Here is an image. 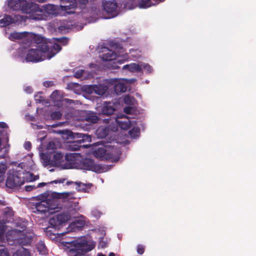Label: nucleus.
Returning a JSON list of instances; mask_svg holds the SVG:
<instances>
[{
  "label": "nucleus",
  "instance_id": "obj_24",
  "mask_svg": "<svg viewBox=\"0 0 256 256\" xmlns=\"http://www.w3.org/2000/svg\"><path fill=\"white\" fill-rule=\"evenodd\" d=\"M82 142L80 140L74 141L70 143L68 146L69 149L72 151H76L80 150L81 147L87 148L86 146L82 145Z\"/></svg>",
  "mask_w": 256,
  "mask_h": 256
},
{
  "label": "nucleus",
  "instance_id": "obj_17",
  "mask_svg": "<svg viewBox=\"0 0 256 256\" xmlns=\"http://www.w3.org/2000/svg\"><path fill=\"white\" fill-rule=\"evenodd\" d=\"M84 120L90 124H96L97 123L99 120L98 116L96 114L92 112H88L86 113L84 116Z\"/></svg>",
  "mask_w": 256,
  "mask_h": 256
},
{
  "label": "nucleus",
  "instance_id": "obj_35",
  "mask_svg": "<svg viewBox=\"0 0 256 256\" xmlns=\"http://www.w3.org/2000/svg\"><path fill=\"white\" fill-rule=\"evenodd\" d=\"M134 98L129 95L126 96L124 98V103L128 105H132Z\"/></svg>",
  "mask_w": 256,
  "mask_h": 256
},
{
  "label": "nucleus",
  "instance_id": "obj_8",
  "mask_svg": "<svg viewBox=\"0 0 256 256\" xmlns=\"http://www.w3.org/2000/svg\"><path fill=\"white\" fill-rule=\"evenodd\" d=\"M70 218V216L67 212H64L54 216L49 220V224L52 228L60 229Z\"/></svg>",
  "mask_w": 256,
  "mask_h": 256
},
{
  "label": "nucleus",
  "instance_id": "obj_18",
  "mask_svg": "<svg viewBox=\"0 0 256 256\" xmlns=\"http://www.w3.org/2000/svg\"><path fill=\"white\" fill-rule=\"evenodd\" d=\"M16 20L12 18L10 16L6 14L0 20V26L2 27L6 26L12 24L16 23Z\"/></svg>",
  "mask_w": 256,
  "mask_h": 256
},
{
  "label": "nucleus",
  "instance_id": "obj_14",
  "mask_svg": "<svg viewBox=\"0 0 256 256\" xmlns=\"http://www.w3.org/2000/svg\"><path fill=\"white\" fill-rule=\"evenodd\" d=\"M102 6L104 10L108 13H112L117 8V4L115 1L103 2Z\"/></svg>",
  "mask_w": 256,
  "mask_h": 256
},
{
  "label": "nucleus",
  "instance_id": "obj_45",
  "mask_svg": "<svg viewBox=\"0 0 256 256\" xmlns=\"http://www.w3.org/2000/svg\"><path fill=\"white\" fill-rule=\"evenodd\" d=\"M34 188H36L34 186H31V185L26 186L24 187V189L26 192H30V191L32 190Z\"/></svg>",
  "mask_w": 256,
  "mask_h": 256
},
{
  "label": "nucleus",
  "instance_id": "obj_55",
  "mask_svg": "<svg viewBox=\"0 0 256 256\" xmlns=\"http://www.w3.org/2000/svg\"><path fill=\"white\" fill-rule=\"evenodd\" d=\"M102 130L104 132V134L100 136H102V137L105 136L106 134V130L104 128H102Z\"/></svg>",
  "mask_w": 256,
  "mask_h": 256
},
{
  "label": "nucleus",
  "instance_id": "obj_9",
  "mask_svg": "<svg viewBox=\"0 0 256 256\" xmlns=\"http://www.w3.org/2000/svg\"><path fill=\"white\" fill-rule=\"evenodd\" d=\"M24 182V178L20 176L17 172L13 171L12 173H9L6 185L8 188H14L22 186Z\"/></svg>",
  "mask_w": 256,
  "mask_h": 256
},
{
  "label": "nucleus",
  "instance_id": "obj_33",
  "mask_svg": "<svg viewBox=\"0 0 256 256\" xmlns=\"http://www.w3.org/2000/svg\"><path fill=\"white\" fill-rule=\"evenodd\" d=\"M76 135L77 136V138H81L80 140L82 143H84V142L90 141L91 138L88 135L80 133H77L76 134Z\"/></svg>",
  "mask_w": 256,
  "mask_h": 256
},
{
  "label": "nucleus",
  "instance_id": "obj_49",
  "mask_svg": "<svg viewBox=\"0 0 256 256\" xmlns=\"http://www.w3.org/2000/svg\"><path fill=\"white\" fill-rule=\"evenodd\" d=\"M82 75V71H78L75 72L74 76L76 78H80Z\"/></svg>",
  "mask_w": 256,
  "mask_h": 256
},
{
  "label": "nucleus",
  "instance_id": "obj_32",
  "mask_svg": "<svg viewBox=\"0 0 256 256\" xmlns=\"http://www.w3.org/2000/svg\"><path fill=\"white\" fill-rule=\"evenodd\" d=\"M128 133L132 138H136L140 134V129L138 127H134L130 130Z\"/></svg>",
  "mask_w": 256,
  "mask_h": 256
},
{
  "label": "nucleus",
  "instance_id": "obj_6",
  "mask_svg": "<svg viewBox=\"0 0 256 256\" xmlns=\"http://www.w3.org/2000/svg\"><path fill=\"white\" fill-rule=\"evenodd\" d=\"M81 168L83 170H91L97 173H102L108 170V166L96 164L94 160L86 158L80 162Z\"/></svg>",
  "mask_w": 256,
  "mask_h": 256
},
{
  "label": "nucleus",
  "instance_id": "obj_20",
  "mask_svg": "<svg viewBox=\"0 0 256 256\" xmlns=\"http://www.w3.org/2000/svg\"><path fill=\"white\" fill-rule=\"evenodd\" d=\"M116 121L120 128L124 130L129 129L132 124V122L128 118H126L124 120H118L117 118H116Z\"/></svg>",
  "mask_w": 256,
  "mask_h": 256
},
{
  "label": "nucleus",
  "instance_id": "obj_16",
  "mask_svg": "<svg viewBox=\"0 0 256 256\" xmlns=\"http://www.w3.org/2000/svg\"><path fill=\"white\" fill-rule=\"evenodd\" d=\"M63 154L60 152H57L54 155L53 159L51 160L50 164L53 166L60 167L62 168V166L64 164H61L62 160L63 158Z\"/></svg>",
  "mask_w": 256,
  "mask_h": 256
},
{
  "label": "nucleus",
  "instance_id": "obj_52",
  "mask_svg": "<svg viewBox=\"0 0 256 256\" xmlns=\"http://www.w3.org/2000/svg\"><path fill=\"white\" fill-rule=\"evenodd\" d=\"M46 185V183L42 182L39 183L38 184L37 187L38 188H41V187L44 186H45Z\"/></svg>",
  "mask_w": 256,
  "mask_h": 256
},
{
  "label": "nucleus",
  "instance_id": "obj_53",
  "mask_svg": "<svg viewBox=\"0 0 256 256\" xmlns=\"http://www.w3.org/2000/svg\"><path fill=\"white\" fill-rule=\"evenodd\" d=\"M0 127L2 128H5L7 127V125L5 122H0Z\"/></svg>",
  "mask_w": 256,
  "mask_h": 256
},
{
  "label": "nucleus",
  "instance_id": "obj_46",
  "mask_svg": "<svg viewBox=\"0 0 256 256\" xmlns=\"http://www.w3.org/2000/svg\"><path fill=\"white\" fill-rule=\"evenodd\" d=\"M132 108L130 106H127L124 108V112L126 114H130L131 113Z\"/></svg>",
  "mask_w": 256,
  "mask_h": 256
},
{
  "label": "nucleus",
  "instance_id": "obj_50",
  "mask_svg": "<svg viewBox=\"0 0 256 256\" xmlns=\"http://www.w3.org/2000/svg\"><path fill=\"white\" fill-rule=\"evenodd\" d=\"M52 85V82L46 81L44 82V86L45 87H50Z\"/></svg>",
  "mask_w": 256,
  "mask_h": 256
},
{
  "label": "nucleus",
  "instance_id": "obj_1",
  "mask_svg": "<svg viewBox=\"0 0 256 256\" xmlns=\"http://www.w3.org/2000/svg\"><path fill=\"white\" fill-rule=\"evenodd\" d=\"M71 192H56L52 194V199H48L36 202L33 208V212L38 214H46V212L52 213V210L58 208V200L62 199L65 201L67 198H72Z\"/></svg>",
  "mask_w": 256,
  "mask_h": 256
},
{
  "label": "nucleus",
  "instance_id": "obj_5",
  "mask_svg": "<svg viewBox=\"0 0 256 256\" xmlns=\"http://www.w3.org/2000/svg\"><path fill=\"white\" fill-rule=\"evenodd\" d=\"M8 4L13 10H20L22 13L30 14L31 18L32 14V5L34 3L29 4L26 0H8Z\"/></svg>",
  "mask_w": 256,
  "mask_h": 256
},
{
  "label": "nucleus",
  "instance_id": "obj_4",
  "mask_svg": "<svg viewBox=\"0 0 256 256\" xmlns=\"http://www.w3.org/2000/svg\"><path fill=\"white\" fill-rule=\"evenodd\" d=\"M31 18L36 20H46L57 16L59 14L60 8L58 6L46 4L42 6L34 4L32 5Z\"/></svg>",
  "mask_w": 256,
  "mask_h": 256
},
{
  "label": "nucleus",
  "instance_id": "obj_31",
  "mask_svg": "<svg viewBox=\"0 0 256 256\" xmlns=\"http://www.w3.org/2000/svg\"><path fill=\"white\" fill-rule=\"evenodd\" d=\"M13 256H30V254L27 250L22 248L17 250L13 254Z\"/></svg>",
  "mask_w": 256,
  "mask_h": 256
},
{
  "label": "nucleus",
  "instance_id": "obj_56",
  "mask_svg": "<svg viewBox=\"0 0 256 256\" xmlns=\"http://www.w3.org/2000/svg\"><path fill=\"white\" fill-rule=\"evenodd\" d=\"M108 256H115V254L114 252H110Z\"/></svg>",
  "mask_w": 256,
  "mask_h": 256
},
{
  "label": "nucleus",
  "instance_id": "obj_59",
  "mask_svg": "<svg viewBox=\"0 0 256 256\" xmlns=\"http://www.w3.org/2000/svg\"><path fill=\"white\" fill-rule=\"evenodd\" d=\"M104 120L106 121V122L108 123L110 122V119L106 118V119H105Z\"/></svg>",
  "mask_w": 256,
  "mask_h": 256
},
{
  "label": "nucleus",
  "instance_id": "obj_15",
  "mask_svg": "<svg viewBox=\"0 0 256 256\" xmlns=\"http://www.w3.org/2000/svg\"><path fill=\"white\" fill-rule=\"evenodd\" d=\"M122 69L128 70L132 72H140L142 71V67L138 64L136 63L126 64L122 66Z\"/></svg>",
  "mask_w": 256,
  "mask_h": 256
},
{
  "label": "nucleus",
  "instance_id": "obj_29",
  "mask_svg": "<svg viewBox=\"0 0 256 256\" xmlns=\"http://www.w3.org/2000/svg\"><path fill=\"white\" fill-rule=\"evenodd\" d=\"M6 169V165L4 163L0 162V184L4 180Z\"/></svg>",
  "mask_w": 256,
  "mask_h": 256
},
{
  "label": "nucleus",
  "instance_id": "obj_48",
  "mask_svg": "<svg viewBox=\"0 0 256 256\" xmlns=\"http://www.w3.org/2000/svg\"><path fill=\"white\" fill-rule=\"evenodd\" d=\"M25 148L28 150H30L32 148V144L30 142H27L25 143Z\"/></svg>",
  "mask_w": 256,
  "mask_h": 256
},
{
  "label": "nucleus",
  "instance_id": "obj_58",
  "mask_svg": "<svg viewBox=\"0 0 256 256\" xmlns=\"http://www.w3.org/2000/svg\"><path fill=\"white\" fill-rule=\"evenodd\" d=\"M97 256H106L102 253H100V254H98Z\"/></svg>",
  "mask_w": 256,
  "mask_h": 256
},
{
  "label": "nucleus",
  "instance_id": "obj_2",
  "mask_svg": "<svg viewBox=\"0 0 256 256\" xmlns=\"http://www.w3.org/2000/svg\"><path fill=\"white\" fill-rule=\"evenodd\" d=\"M64 246L68 256H90L87 253L95 247L94 244L85 240L66 242Z\"/></svg>",
  "mask_w": 256,
  "mask_h": 256
},
{
  "label": "nucleus",
  "instance_id": "obj_13",
  "mask_svg": "<svg viewBox=\"0 0 256 256\" xmlns=\"http://www.w3.org/2000/svg\"><path fill=\"white\" fill-rule=\"evenodd\" d=\"M20 237L16 238L14 239V243L21 246H26L30 243L31 239L27 236L23 232H20Z\"/></svg>",
  "mask_w": 256,
  "mask_h": 256
},
{
  "label": "nucleus",
  "instance_id": "obj_30",
  "mask_svg": "<svg viewBox=\"0 0 256 256\" xmlns=\"http://www.w3.org/2000/svg\"><path fill=\"white\" fill-rule=\"evenodd\" d=\"M74 184L76 186V189L80 192H86L88 188V185L81 182H75Z\"/></svg>",
  "mask_w": 256,
  "mask_h": 256
},
{
  "label": "nucleus",
  "instance_id": "obj_21",
  "mask_svg": "<svg viewBox=\"0 0 256 256\" xmlns=\"http://www.w3.org/2000/svg\"><path fill=\"white\" fill-rule=\"evenodd\" d=\"M116 54L114 52L108 50V52L102 55V60L104 61H112L116 60Z\"/></svg>",
  "mask_w": 256,
  "mask_h": 256
},
{
  "label": "nucleus",
  "instance_id": "obj_34",
  "mask_svg": "<svg viewBox=\"0 0 256 256\" xmlns=\"http://www.w3.org/2000/svg\"><path fill=\"white\" fill-rule=\"evenodd\" d=\"M94 89L95 85L84 86L83 88L84 91L88 94L94 93Z\"/></svg>",
  "mask_w": 256,
  "mask_h": 256
},
{
  "label": "nucleus",
  "instance_id": "obj_51",
  "mask_svg": "<svg viewBox=\"0 0 256 256\" xmlns=\"http://www.w3.org/2000/svg\"><path fill=\"white\" fill-rule=\"evenodd\" d=\"M52 146V148H54V146H55V144L54 142H50L48 143V148H50V147Z\"/></svg>",
  "mask_w": 256,
  "mask_h": 256
},
{
  "label": "nucleus",
  "instance_id": "obj_47",
  "mask_svg": "<svg viewBox=\"0 0 256 256\" xmlns=\"http://www.w3.org/2000/svg\"><path fill=\"white\" fill-rule=\"evenodd\" d=\"M76 224H78V226L82 227L84 226L85 222L83 220H76Z\"/></svg>",
  "mask_w": 256,
  "mask_h": 256
},
{
  "label": "nucleus",
  "instance_id": "obj_43",
  "mask_svg": "<svg viewBox=\"0 0 256 256\" xmlns=\"http://www.w3.org/2000/svg\"><path fill=\"white\" fill-rule=\"evenodd\" d=\"M143 68L148 72V73H151L152 71V66L148 64H144L143 66Z\"/></svg>",
  "mask_w": 256,
  "mask_h": 256
},
{
  "label": "nucleus",
  "instance_id": "obj_60",
  "mask_svg": "<svg viewBox=\"0 0 256 256\" xmlns=\"http://www.w3.org/2000/svg\"><path fill=\"white\" fill-rule=\"evenodd\" d=\"M114 68H119L120 67L117 66L116 65V66H114Z\"/></svg>",
  "mask_w": 256,
  "mask_h": 256
},
{
  "label": "nucleus",
  "instance_id": "obj_62",
  "mask_svg": "<svg viewBox=\"0 0 256 256\" xmlns=\"http://www.w3.org/2000/svg\"><path fill=\"white\" fill-rule=\"evenodd\" d=\"M100 129H98V132H100Z\"/></svg>",
  "mask_w": 256,
  "mask_h": 256
},
{
  "label": "nucleus",
  "instance_id": "obj_26",
  "mask_svg": "<svg viewBox=\"0 0 256 256\" xmlns=\"http://www.w3.org/2000/svg\"><path fill=\"white\" fill-rule=\"evenodd\" d=\"M155 2H164V0H152ZM151 0H140L139 6L140 8H146L151 6Z\"/></svg>",
  "mask_w": 256,
  "mask_h": 256
},
{
  "label": "nucleus",
  "instance_id": "obj_36",
  "mask_svg": "<svg viewBox=\"0 0 256 256\" xmlns=\"http://www.w3.org/2000/svg\"><path fill=\"white\" fill-rule=\"evenodd\" d=\"M39 178L38 176H34L33 174L28 172L26 174V180L28 182L34 181Z\"/></svg>",
  "mask_w": 256,
  "mask_h": 256
},
{
  "label": "nucleus",
  "instance_id": "obj_22",
  "mask_svg": "<svg viewBox=\"0 0 256 256\" xmlns=\"http://www.w3.org/2000/svg\"><path fill=\"white\" fill-rule=\"evenodd\" d=\"M108 88L104 84L95 85L94 94L100 96H103L106 94Z\"/></svg>",
  "mask_w": 256,
  "mask_h": 256
},
{
  "label": "nucleus",
  "instance_id": "obj_42",
  "mask_svg": "<svg viewBox=\"0 0 256 256\" xmlns=\"http://www.w3.org/2000/svg\"><path fill=\"white\" fill-rule=\"evenodd\" d=\"M5 229L4 226H0V241L4 239Z\"/></svg>",
  "mask_w": 256,
  "mask_h": 256
},
{
  "label": "nucleus",
  "instance_id": "obj_44",
  "mask_svg": "<svg viewBox=\"0 0 256 256\" xmlns=\"http://www.w3.org/2000/svg\"><path fill=\"white\" fill-rule=\"evenodd\" d=\"M65 180H66V178H60L59 180H52L50 183H51V184L64 183L65 182Z\"/></svg>",
  "mask_w": 256,
  "mask_h": 256
},
{
  "label": "nucleus",
  "instance_id": "obj_37",
  "mask_svg": "<svg viewBox=\"0 0 256 256\" xmlns=\"http://www.w3.org/2000/svg\"><path fill=\"white\" fill-rule=\"evenodd\" d=\"M128 60V56L127 54L124 56H118L117 58H116V62L118 64H122L125 61Z\"/></svg>",
  "mask_w": 256,
  "mask_h": 256
},
{
  "label": "nucleus",
  "instance_id": "obj_39",
  "mask_svg": "<svg viewBox=\"0 0 256 256\" xmlns=\"http://www.w3.org/2000/svg\"><path fill=\"white\" fill-rule=\"evenodd\" d=\"M145 250V248L143 245L138 244L137 246L136 251L139 254H142Z\"/></svg>",
  "mask_w": 256,
  "mask_h": 256
},
{
  "label": "nucleus",
  "instance_id": "obj_28",
  "mask_svg": "<svg viewBox=\"0 0 256 256\" xmlns=\"http://www.w3.org/2000/svg\"><path fill=\"white\" fill-rule=\"evenodd\" d=\"M94 156L96 158H104L106 155L109 154L107 150L104 148H98V150H95L94 152Z\"/></svg>",
  "mask_w": 256,
  "mask_h": 256
},
{
  "label": "nucleus",
  "instance_id": "obj_7",
  "mask_svg": "<svg viewBox=\"0 0 256 256\" xmlns=\"http://www.w3.org/2000/svg\"><path fill=\"white\" fill-rule=\"evenodd\" d=\"M64 4L62 6V9L67 14H70L74 12L78 2L82 8H84L88 2V0H61Z\"/></svg>",
  "mask_w": 256,
  "mask_h": 256
},
{
  "label": "nucleus",
  "instance_id": "obj_23",
  "mask_svg": "<svg viewBox=\"0 0 256 256\" xmlns=\"http://www.w3.org/2000/svg\"><path fill=\"white\" fill-rule=\"evenodd\" d=\"M4 216L6 218L8 222H10L12 220V217L14 215V212L12 209L10 207H6L4 208L3 210Z\"/></svg>",
  "mask_w": 256,
  "mask_h": 256
},
{
  "label": "nucleus",
  "instance_id": "obj_61",
  "mask_svg": "<svg viewBox=\"0 0 256 256\" xmlns=\"http://www.w3.org/2000/svg\"><path fill=\"white\" fill-rule=\"evenodd\" d=\"M106 158H109V159H112L113 158L112 156H108H108H106Z\"/></svg>",
  "mask_w": 256,
  "mask_h": 256
},
{
  "label": "nucleus",
  "instance_id": "obj_57",
  "mask_svg": "<svg viewBox=\"0 0 256 256\" xmlns=\"http://www.w3.org/2000/svg\"><path fill=\"white\" fill-rule=\"evenodd\" d=\"M1 146H2V139L1 138H0V152L2 150V148H1Z\"/></svg>",
  "mask_w": 256,
  "mask_h": 256
},
{
  "label": "nucleus",
  "instance_id": "obj_38",
  "mask_svg": "<svg viewBox=\"0 0 256 256\" xmlns=\"http://www.w3.org/2000/svg\"><path fill=\"white\" fill-rule=\"evenodd\" d=\"M62 116V114L60 112H54L51 114V117L53 120H60Z\"/></svg>",
  "mask_w": 256,
  "mask_h": 256
},
{
  "label": "nucleus",
  "instance_id": "obj_11",
  "mask_svg": "<svg viewBox=\"0 0 256 256\" xmlns=\"http://www.w3.org/2000/svg\"><path fill=\"white\" fill-rule=\"evenodd\" d=\"M76 156L75 154H67L65 156V160L66 162L62 166V169H70L74 167V161L76 160Z\"/></svg>",
  "mask_w": 256,
  "mask_h": 256
},
{
  "label": "nucleus",
  "instance_id": "obj_54",
  "mask_svg": "<svg viewBox=\"0 0 256 256\" xmlns=\"http://www.w3.org/2000/svg\"><path fill=\"white\" fill-rule=\"evenodd\" d=\"M74 182H72V181H68V182H66V184L68 185V186H69V185L73 184H74Z\"/></svg>",
  "mask_w": 256,
  "mask_h": 256
},
{
  "label": "nucleus",
  "instance_id": "obj_40",
  "mask_svg": "<svg viewBox=\"0 0 256 256\" xmlns=\"http://www.w3.org/2000/svg\"><path fill=\"white\" fill-rule=\"evenodd\" d=\"M0 256H10L9 252L7 248H0Z\"/></svg>",
  "mask_w": 256,
  "mask_h": 256
},
{
  "label": "nucleus",
  "instance_id": "obj_27",
  "mask_svg": "<svg viewBox=\"0 0 256 256\" xmlns=\"http://www.w3.org/2000/svg\"><path fill=\"white\" fill-rule=\"evenodd\" d=\"M36 248L41 254L44 255L48 254V250L43 241L40 240L36 244Z\"/></svg>",
  "mask_w": 256,
  "mask_h": 256
},
{
  "label": "nucleus",
  "instance_id": "obj_19",
  "mask_svg": "<svg viewBox=\"0 0 256 256\" xmlns=\"http://www.w3.org/2000/svg\"><path fill=\"white\" fill-rule=\"evenodd\" d=\"M126 86L122 82H118L114 86V90L116 95L126 92Z\"/></svg>",
  "mask_w": 256,
  "mask_h": 256
},
{
  "label": "nucleus",
  "instance_id": "obj_10",
  "mask_svg": "<svg viewBox=\"0 0 256 256\" xmlns=\"http://www.w3.org/2000/svg\"><path fill=\"white\" fill-rule=\"evenodd\" d=\"M28 37L32 38V41L37 44L36 47L39 48L45 49V50H50L52 46H50L46 41L44 37L34 34H29Z\"/></svg>",
  "mask_w": 256,
  "mask_h": 256
},
{
  "label": "nucleus",
  "instance_id": "obj_3",
  "mask_svg": "<svg viewBox=\"0 0 256 256\" xmlns=\"http://www.w3.org/2000/svg\"><path fill=\"white\" fill-rule=\"evenodd\" d=\"M62 49L60 44L54 43L50 50H45L43 48H30L28 52L26 60L27 62H36L44 60L46 59L50 60L54 56Z\"/></svg>",
  "mask_w": 256,
  "mask_h": 256
},
{
  "label": "nucleus",
  "instance_id": "obj_12",
  "mask_svg": "<svg viewBox=\"0 0 256 256\" xmlns=\"http://www.w3.org/2000/svg\"><path fill=\"white\" fill-rule=\"evenodd\" d=\"M115 110L114 103L110 102H105L102 108V113L106 116H110L114 114Z\"/></svg>",
  "mask_w": 256,
  "mask_h": 256
},
{
  "label": "nucleus",
  "instance_id": "obj_41",
  "mask_svg": "<svg viewBox=\"0 0 256 256\" xmlns=\"http://www.w3.org/2000/svg\"><path fill=\"white\" fill-rule=\"evenodd\" d=\"M57 40L63 45L68 44V39L66 37H62L60 38H58Z\"/></svg>",
  "mask_w": 256,
  "mask_h": 256
},
{
  "label": "nucleus",
  "instance_id": "obj_25",
  "mask_svg": "<svg viewBox=\"0 0 256 256\" xmlns=\"http://www.w3.org/2000/svg\"><path fill=\"white\" fill-rule=\"evenodd\" d=\"M29 33L26 32H13L10 35V36L14 40H20L24 38L28 37Z\"/></svg>",
  "mask_w": 256,
  "mask_h": 256
}]
</instances>
